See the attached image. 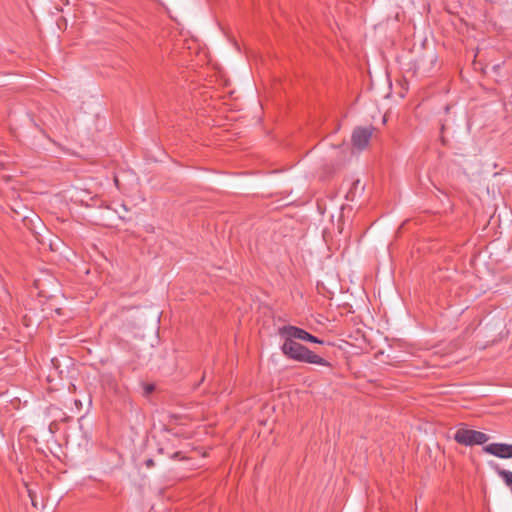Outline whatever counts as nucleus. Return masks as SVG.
I'll list each match as a JSON object with an SVG mask.
<instances>
[{"label":"nucleus","instance_id":"2","mask_svg":"<svg viewBox=\"0 0 512 512\" xmlns=\"http://www.w3.org/2000/svg\"><path fill=\"white\" fill-rule=\"evenodd\" d=\"M454 440L464 446L482 445L489 440L483 432L461 427L454 434Z\"/></svg>","mask_w":512,"mask_h":512},{"label":"nucleus","instance_id":"5","mask_svg":"<svg viewBox=\"0 0 512 512\" xmlns=\"http://www.w3.org/2000/svg\"><path fill=\"white\" fill-rule=\"evenodd\" d=\"M483 451L499 458L512 457V444L491 443L483 447Z\"/></svg>","mask_w":512,"mask_h":512},{"label":"nucleus","instance_id":"1","mask_svg":"<svg viewBox=\"0 0 512 512\" xmlns=\"http://www.w3.org/2000/svg\"><path fill=\"white\" fill-rule=\"evenodd\" d=\"M283 338L284 342L281 346V350L283 354L288 358L299 362L317 364L321 366H330V363L327 360L315 354L313 351L309 350L302 344L294 341L289 337Z\"/></svg>","mask_w":512,"mask_h":512},{"label":"nucleus","instance_id":"7","mask_svg":"<svg viewBox=\"0 0 512 512\" xmlns=\"http://www.w3.org/2000/svg\"><path fill=\"white\" fill-rule=\"evenodd\" d=\"M145 465L147 468H151L154 466V461L152 459H148L145 461Z\"/></svg>","mask_w":512,"mask_h":512},{"label":"nucleus","instance_id":"6","mask_svg":"<svg viewBox=\"0 0 512 512\" xmlns=\"http://www.w3.org/2000/svg\"><path fill=\"white\" fill-rule=\"evenodd\" d=\"M492 468L496 471L498 476L504 481V483L512 488V472L509 470L501 469L498 465L490 464Z\"/></svg>","mask_w":512,"mask_h":512},{"label":"nucleus","instance_id":"3","mask_svg":"<svg viewBox=\"0 0 512 512\" xmlns=\"http://www.w3.org/2000/svg\"><path fill=\"white\" fill-rule=\"evenodd\" d=\"M279 335L281 337H289L294 341L297 339L305 342L323 344L322 340L308 333L306 330L292 325L279 328Z\"/></svg>","mask_w":512,"mask_h":512},{"label":"nucleus","instance_id":"4","mask_svg":"<svg viewBox=\"0 0 512 512\" xmlns=\"http://www.w3.org/2000/svg\"><path fill=\"white\" fill-rule=\"evenodd\" d=\"M373 130L374 128L372 126L356 127L351 137L353 147L357 148L358 150L365 149L372 137Z\"/></svg>","mask_w":512,"mask_h":512},{"label":"nucleus","instance_id":"8","mask_svg":"<svg viewBox=\"0 0 512 512\" xmlns=\"http://www.w3.org/2000/svg\"><path fill=\"white\" fill-rule=\"evenodd\" d=\"M178 454H179L178 452H175V453L173 454V457L178 456Z\"/></svg>","mask_w":512,"mask_h":512}]
</instances>
